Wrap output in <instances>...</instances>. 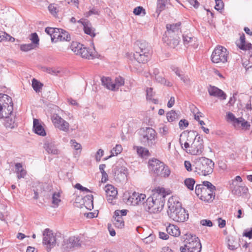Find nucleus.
Returning a JSON list of instances; mask_svg holds the SVG:
<instances>
[{
	"mask_svg": "<svg viewBox=\"0 0 252 252\" xmlns=\"http://www.w3.org/2000/svg\"><path fill=\"white\" fill-rule=\"evenodd\" d=\"M168 215L173 220L177 222H184L188 219L189 214L182 207L181 203L175 201L173 198H171L168 200Z\"/></svg>",
	"mask_w": 252,
	"mask_h": 252,
	"instance_id": "f257e3e1",
	"label": "nucleus"
},
{
	"mask_svg": "<svg viewBox=\"0 0 252 252\" xmlns=\"http://www.w3.org/2000/svg\"><path fill=\"white\" fill-rule=\"evenodd\" d=\"M180 26V22L166 25L167 31L163 35V40L172 48L176 47L179 43V35L181 34Z\"/></svg>",
	"mask_w": 252,
	"mask_h": 252,
	"instance_id": "f03ea898",
	"label": "nucleus"
},
{
	"mask_svg": "<svg viewBox=\"0 0 252 252\" xmlns=\"http://www.w3.org/2000/svg\"><path fill=\"white\" fill-rule=\"evenodd\" d=\"M194 172L202 176H207L212 173L214 162L205 157L197 158L194 160Z\"/></svg>",
	"mask_w": 252,
	"mask_h": 252,
	"instance_id": "7ed1b4c3",
	"label": "nucleus"
},
{
	"mask_svg": "<svg viewBox=\"0 0 252 252\" xmlns=\"http://www.w3.org/2000/svg\"><path fill=\"white\" fill-rule=\"evenodd\" d=\"M140 142L146 147H153L157 144V133L156 130L150 127H146L140 129Z\"/></svg>",
	"mask_w": 252,
	"mask_h": 252,
	"instance_id": "20e7f679",
	"label": "nucleus"
},
{
	"mask_svg": "<svg viewBox=\"0 0 252 252\" xmlns=\"http://www.w3.org/2000/svg\"><path fill=\"white\" fill-rule=\"evenodd\" d=\"M148 164L150 171L157 176L167 178L170 174L169 167L158 159L154 158L150 159Z\"/></svg>",
	"mask_w": 252,
	"mask_h": 252,
	"instance_id": "39448f33",
	"label": "nucleus"
},
{
	"mask_svg": "<svg viewBox=\"0 0 252 252\" xmlns=\"http://www.w3.org/2000/svg\"><path fill=\"white\" fill-rule=\"evenodd\" d=\"M154 202L153 208L151 210V214L160 212L162 209L165 203V197L166 195L165 190L163 188L158 187L153 190Z\"/></svg>",
	"mask_w": 252,
	"mask_h": 252,
	"instance_id": "423d86ee",
	"label": "nucleus"
},
{
	"mask_svg": "<svg viewBox=\"0 0 252 252\" xmlns=\"http://www.w3.org/2000/svg\"><path fill=\"white\" fill-rule=\"evenodd\" d=\"M70 48L75 54L80 55L83 58L90 60L93 59L95 57V52L86 48L80 43L72 42Z\"/></svg>",
	"mask_w": 252,
	"mask_h": 252,
	"instance_id": "0eeeda50",
	"label": "nucleus"
},
{
	"mask_svg": "<svg viewBox=\"0 0 252 252\" xmlns=\"http://www.w3.org/2000/svg\"><path fill=\"white\" fill-rule=\"evenodd\" d=\"M195 131H184L180 136L179 143L182 149L186 151L199 136Z\"/></svg>",
	"mask_w": 252,
	"mask_h": 252,
	"instance_id": "6e6552de",
	"label": "nucleus"
},
{
	"mask_svg": "<svg viewBox=\"0 0 252 252\" xmlns=\"http://www.w3.org/2000/svg\"><path fill=\"white\" fill-rule=\"evenodd\" d=\"M228 52L227 49L220 45H218L214 50L211 55V61L214 63H225L227 61Z\"/></svg>",
	"mask_w": 252,
	"mask_h": 252,
	"instance_id": "1a4fd4ad",
	"label": "nucleus"
},
{
	"mask_svg": "<svg viewBox=\"0 0 252 252\" xmlns=\"http://www.w3.org/2000/svg\"><path fill=\"white\" fill-rule=\"evenodd\" d=\"M196 195L202 200L210 202L215 198V192L208 190L203 185H197L195 189Z\"/></svg>",
	"mask_w": 252,
	"mask_h": 252,
	"instance_id": "9d476101",
	"label": "nucleus"
},
{
	"mask_svg": "<svg viewBox=\"0 0 252 252\" xmlns=\"http://www.w3.org/2000/svg\"><path fill=\"white\" fill-rule=\"evenodd\" d=\"M204 149L203 140L200 136H198L195 141L189 146L186 152L192 155H200Z\"/></svg>",
	"mask_w": 252,
	"mask_h": 252,
	"instance_id": "9b49d317",
	"label": "nucleus"
},
{
	"mask_svg": "<svg viewBox=\"0 0 252 252\" xmlns=\"http://www.w3.org/2000/svg\"><path fill=\"white\" fill-rule=\"evenodd\" d=\"M184 242L186 243V247H188L189 252H201L202 247L198 237L192 236L189 238L186 237Z\"/></svg>",
	"mask_w": 252,
	"mask_h": 252,
	"instance_id": "f8f14e48",
	"label": "nucleus"
},
{
	"mask_svg": "<svg viewBox=\"0 0 252 252\" xmlns=\"http://www.w3.org/2000/svg\"><path fill=\"white\" fill-rule=\"evenodd\" d=\"M3 97H5L7 100V103L5 105H1L0 104V119H3L12 114L13 111V104L10 97L5 94H1Z\"/></svg>",
	"mask_w": 252,
	"mask_h": 252,
	"instance_id": "ddd939ff",
	"label": "nucleus"
},
{
	"mask_svg": "<svg viewBox=\"0 0 252 252\" xmlns=\"http://www.w3.org/2000/svg\"><path fill=\"white\" fill-rule=\"evenodd\" d=\"M43 244L47 246V249L50 250L54 247L56 243V237L52 230L45 229L43 232Z\"/></svg>",
	"mask_w": 252,
	"mask_h": 252,
	"instance_id": "4468645a",
	"label": "nucleus"
},
{
	"mask_svg": "<svg viewBox=\"0 0 252 252\" xmlns=\"http://www.w3.org/2000/svg\"><path fill=\"white\" fill-rule=\"evenodd\" d=\"M51 119L56 127L64 132H67L69 130V123L62 119L59 115L58 114H54L52 116Z\"/></svg>",
	"mask_w": 252,
	"mask_h": 252,
	"instance_id": "2eb2a0df",
	"label": "nucleus"
},
{
	"mask_svg": "<svg viewBox=\"0 0 252 252\" xmlns=\"http://www.w3.org/2000/svg\"><path fill=\"white\" fill-rule=\"evenodd\" d=\"M208 91L211 96L217 97L220 100L226 99L227 95L222 90L216 86L210 85L208 88Z\"/></svg>",
	"mask_w": 252,
	"mask_h": 252,
	"instance_id": "dca6fc26",
	"label": "nucleus"
},
{
	"mask_svg": "<svg viewBox=\"0 0 252 252\" xmlns=\"http://www.w3.org/2000/svg\"><path fill=\"white\" fill-rule=\"evenodd\" d=\"M230 189L232 194L241 196L243 194L246 193L248 191V188L245 186H240L235 181H231L230 183Z\"/></svg>",
	"mask_w": 252,
	"mask_h": 252,
	"instance_id": "f3484780",
	"label": "nucleus"
},
{
	"mask_svg": "<svg viewBox=\"0 0 252 252\" xmlns=\"http://www.w3.org/2000/svg\"><path fill=\"white\" fill-rule=\"evenodd\" d=\"M134 53L151 52V48L148 43L144 40H137L134 46Z\"/></svg>",
	"mask_w": 252,
	"mask_h": 252,
	"instance_id": "a211bd4d",
	"label": "nucleus"
},
{
	"mask_svg": "<svg viewBox=\"0 0 252 252\" xmlns=\"http://www.w3.org/2000/svg\"><path fill=\"white\" fill-rule=\"evenodd\" d=\"M145 198V194L134 192L131 195H129L128 201L131 202L132 205H136L141 203L143 204Z\"/></svg>",
	"mask_w": 252,
	"mask_h": 252,
	"instance_id": "6ab92c4d",
	"label": "nucleus"
},
{
	"mask_svg": "<svg viewBox=\"0 0 252 252\" xmlns=\"http://www.w3.org/2000/svg\"><path fill=\"white\" fill-rule=\"evenodd\" d=\"M184 45L186 47L192 46L195 48L198 44H196V39L191 33L183 34L182 35Z\"/></svg>",
	"mask_w": 252,
	"mask_h": 252,
	"instance_id": "aec40b11",
	"label": "nucleus"
},
{
	"mask_svg": "<svg viewBox=\"0 0 252 252\" xmlns=\"http://www.w3.org/2000/svg\"><path fill=\"white\" fill-rule=\"evenodd\" d=\"M134 53L133 57L137 63H145L149 60L151 57V52Z\"/></svg>",
	"mask_w": 252,
	"mask_h": 252,
	"instance_id": "412c9836",
	"label": "nucleus"
},
{
	"mask_svg": "<svg viewBox=\"0 0 252 252\" xmlns=\"http://www.w3.org/2000/svg\"><path fill=\"white\" fill-rule=\"evenodd\" d=\"M44 148L49 154L58 155L59 151L57 149L55 142L51 140H46L44 144Z\"/></svg>",
	"mask_w": 252,
	"mask_h": 252,
	"instance_id": "4be33fe9",
	"label": "nucleus"
},
{
	"mask_svg": "<svg viewBox=\"0 0 252 252\" xmlns=\"http://www.w3.org/2000/svg\"><path fill=\"white\" fill-rule=\"evenodd\" d=\"M106 194L108 201H112L115 198L117 195L118 191L117 189L111 185H107L105 187Z\"/></svg>",
	"mask_w": 252,
	"mask_h": 252,
	"instance_id": "5701e85b",
	"label": "nucleus"
},
{
	"mask_svg": "<svg viewBox=\"0 0 252 252\" xmlns=\"http://www.w3.org/2000/svg\"><path fill=\"white\" fill-rule=\"evenodd\" d=\"M237 46L242 50H247L252 49V44L250 43H246L245 40V36L242 33L240 37V39L236 42Z\"/></svg>",
	"mask_w": 252,
	"mask_h": 252,
	"instance_id": "b1692460",
	"label": "nucleus"
},
{
	"mask_svg": "<svg viewBox=\"0 0 252 252\" xmlns=\"http://www.w3.org/2000/svg\"><path fill=\"white\" fill-rule=\"evenodd\" d=\"M33 129L34 132L41 136H45L46 132L38 119H34Z\"/></svg>",
	"mask_w": 252,
	"mask_h": 252,
	"instance_id": "393cba45",
	"label": "nucleus"
},
{
	"mask_svg": "<svg viewBox=\"0 0 252 252\" xmlns=\"http://www.w3.org/2000/svg\"><path fill=\"white\" fill-rule=\"evenodd\" d=\"M82 23L85 33L91 37H94L95 36V29L92 27L91 23L89 21L83 22Z\"/></svg>",
	"mask_w": 252,
	"mask_h": 252,
	"instance_id": "a878e982",
	"label": "nucleus"
},
{
	"mask_svg": "<svg viewBox=\"0 0 252 252\" xmlns=\"http://www.w3.org/2000/svg\"><path fill=\"white\" fill-rule=\"evenodd\" d=\"M80 240L78 237L75 236H71L67 240V248H72L74 247H78L80 246Z\"/></svg>",
	"mask_w": 252,
	"mask_h": 252,
	"instance_id": "bb28decb",
	"label": "nucleus"
},
{
	"mask_svg": "<svg viewBox=\"0 0 252 252\" xmlns=\"http://www.w3.org/2000/svg\"><path fill=\"white\" fill-rule=\"evenodd\" d=\"M166 231L168 234L174 237L179 236L181 233L180 229L177 226L171 224L166 227Z\"/></svg>",
	"mask_w": 252,
	"mask_h": 252,
	"instance_id": "cd10ccee",
	"label": "nucleus"
},
{
	"mask_svg": "<svg viewBox=\"0 0 252 252\" xmlns=\"http://www.w3.org/2000/svg\"><path fill=\"white\" fill-rule=\"evenodd\" d=\"M4 119H5L4 126L6 128L12 129L17 126V124L15 120V116L13 114H11Z\"/></svg>",
	"mask_w": 252,
	"mask_h": 252,
	"instance_id": "c85d7f7f",
	"label": "nucleus"
},
{
	"mask_svg": "<svg viewBox=\"0 0 252 252\" xmlns=\"http://www.w3.org/2000/svg\"><path fill=\"white\" fill-rule=\"evenodd\" d=\"M93 195H87L83 198L84 205L88 210H91L94 208Z\"/></svg>",
	"mask_w": 252,
	"mask_h": 252,
	"instance_id": "c756f323",
	"label": "nucleus"
},
{
	"mask_svg": "<svg viewBox=\"0 0 252 252\" xmlns=\"http://www.w3.org/2000/svg\"><path fill=\"white\" fill-rule=\"evenodd\" d=\"M170 0H158L156 12L158 16L160 12L165 9L166 5L169 2Z\"/></svg>",
	"mask_w": 252,
	"mask_h": 252,
	"instance_id": "7c9ffc66",
	"label": "nucleus"
},
{
	"mask_svg": "<svg viewBox=\"0 0 252 252\" xmlns=\"http://www.w3.org/2000/svg\"><path fill=\"white\" fill-rule=\"evenodd\" d=\"M15 169L17 174V177L18 179H20L25 177L27 174V172L23 169L22 163H16L15 164Z\"/></svg>",
	"mask_w": 252,
	"mask_h": 252,
	"instance_id": "2f4dec72",
	"label": "nucleus"
},
{
	"mask_svg": "<svg viewBox=\"0 0 252 252\" xmlns=\"http://www.w3.org/2000/svg\"><path fill=\"white\" fill-rule=\"evenodd\" d=\"M154 198L153 197V193L152 195L149 197L145 202H143V206L145 210L151 213V210L153 208Z\"/></svg>",
	"mask_w": 252,
	"mask_h": 252,
	"instance_id": "473e14b6",
	"label": "nucleus"
},
{
	"mask_svg": "<svg viewBox=\"0 0 252 252\" xmlns=\"http://www.w3.org/2000/svg\"><path fill=\"white\" fill-rule=\"evenodd\" d=\"M179 112L178 113L175 110H171L166 113V118L169 122H172L177 121L180 118Z\"/></svg>",
	"mask_w": 252,
	"mask_h": 252,
	"instance_id": "72a5a7b5",
	"label": "nucleus"
},
{
	"mask_svg": "<svg viewBox=\"0 0 252 252\" xmlns=\"http://www.w3.org/2000/svg\"><path fill=\"white\" fill-rule=\"evenodd\" d=\"M102 84L108 89L111 90H114V85L112 82V80L109 77H102L101 78Z\"/></svg>",
	"mask_w": 252,
	"mask_h": 252,
	"instance_id": "f704fd0d",
	"label": "nucleus"
},
{
	"mask_svg": "<svg viewBox=\"0 0 252 252\" xmlns=\"http://www.w3.org/2000/svg\"><path fill=\"white\" fill-rule=\"evenodd\" d=\"M113 222L114 226L119 229L123 228L125 226V222L123 218L115 216V215L113 217Z\"/></svg>",
	"mask_w": 252,
	"mask_h": 252,
	"instance_id": "c9c22d12",
	"label": "nucleus"
},
{
	"mask_svg": "<svg viewBox=\"0 0 252 252\" xmlns=\"http://www.w3.org/2000/svg\"><path fill=\"white\" fill-rule=\"evenodd\" d=\"M122 150L123 148L121 145H116V146L111 151V155L107 158H105V159H107L113 156H117L119 154H120L122 152Z\"/></svg>",
	"mask_w": 252,
	"mask_h": 252,
	"instance_id": "e433bc0d",
	"label": "nucleus"
},
{
	"mask_svg": "<svg viewBox=\"0 0 252 252\" xmlns=\"http://www.w3.org/2000/svg\"><path fill=\"white\" fill-rule=\"evenodd\" d=\"M8 41L11 42H14L15 38L5 32L0 31V41Z\"/></svg>",
	"mask_w": 252,
	"mask_h": 252,
	"instance_id": "4c0bfd02",
	"label": "nucleus"
},
{
	"mask_svg": "<svg viewBox=\"0 0 252 252\" xmlns=\"http://www.w3.org/2000/svg\"><path fill=\"white\" fill-rule=\"evenodd\" d=\"M146 94L147 99L152 101L155 104H157L158 103V99L153 98V96L155 94V93H154L153 91V88H147L146 90Z\"/></svg>",
	"mask_w": 252,
	"mask_h": 252,
	"instance_id": "58836bf2",
	"label": "nucleus"
},
{
	"mask_svg": "<svg viewBox=\"0 0 252 252\" xmlns=\"http://www.w3.org/2000/svg\"><path fill=\"white\" fill-rule=\"evenodd\" d=\"M42 86L43 84L36 79L33 78L32 80V87L36 93L40 92Z\"/></svg>",
	"mask_w": 252,
	"mask_h": 252,
	"instance_id": "ea45409f",
	"label": "nucleus"
},
{
	"mask_svg": "<svg viewBox=\"0 0 252 252\" xmlns=\"http://www.w3.org/2000/svg\"><path fill=\"white\" fill-rule=\"evenodd\" d=\"M235 124L241 125V126L246 129H249L250 127V124L242 117L239 118L237 119Z\"/></svg>",
	"mask_w": 252,
	"mask_h": 252,
	"instance_id": "a19ab883",
	"label": "nucleus"
},
{
	"mask_svg": "<svg viewBox=\"0 0 252 252\" xmlns=\"http://www.w3.org/2000/svg\"><path fill=\"white\" fill-rule=\"evenodd\" d=\"M60 193L59 192H54L52 195V203L54 205V207H58L59 203L61 202L60 199Z\"/></svg>",
	"mask_w": 252,
	"mask_h": 252,
	"instance_id": "79ce46f5",
	"label": "nucleus"
},
{
	"mask_svg": "<svg viewBox=\"0 0 252 252\" xmlns=\"http://www.w3.org/2000/svg\"><path fill=\"white\" fill-rule=\"evenodd\" d=\"M137 154L141 157L148 156L150 155L149 150L144 147H137Z\"/></svg>",
	"mask_w": 252,
	"mask_h": 252,
	"instance_id": "37998d69",
	"label": "nucleus"
},
{
	"mask_svg": "<svg viewBox=\"0 0 252 252\" xmlns=\"http://www.w3.org/2000/svg\"><path fill=\"white\" fill-rule=\"evenodd\" d=\"M125 79L124 78L118 76L115 78L114 85V90L118 89L119 87L124 85Z\"/></svg>",
	"mask_w": 252,
	"mask_h": 252,
	"instance_id": "c03bdc74",
	"label": "nucleus"
},
{
	"mask_svg": "<svg viewBox=\"0 0 252 252\" xmlns=\"http://www.w3.org/2000/svg\"><path fill=\"white\" fill-rule=\"evenodd\" d=\"M184 183L185 186L189 189L190 190L193 189L194 185L195 183L194 179L193 178H187L185 180Z\"/></svg>",
	"mask_w": 252,
	"mask_h": 252,
	"instance_id": "a18cd8bd",
	"label": "nucleus"
},
{
	"mask_svg": "<svg viewBox=\"0 0 252 252\" xmlns=\"http://www.w3.org/2000/svg\"><path fill=\"white\" fill-rule=\"evenodd\" d=\"M62 31V29L56 28V31H54V33L51 37L52 42H57L58 40H60V37L61 36V31Z\"/></svg>",
	"mask_w": 252,
	"mask_h": 252,
	"instance_id": "49530a36",
	"label": "nucleus"
},
{
	"mask_svg": "<svg viewBox=\"0 0 252 252\" xmlns=\"http://www.w3.org/2000/svg\"><path fill=\"white\" fill-rule=\"evenodd\" d=\"M61 37H60V41H69L71 39L70 35L69 33L65 30L62 29L61 31Z\"/></svg>",
	"mask_w": 252,
	"mask_h": 252,
	"instance_id": "de8ad7c7",
	"label": "nucleus"
},
{
	"mask_svg": "<svg viewBox=\"0 0 252 252\" xmlns=\"http://www.w3.org/2000/svg\"><path fill=\"white\" fill-rule=\"evenodd\" d=\"M169 128L166 125H163L162 126L159 128V133L161 136L166 137L169 134Z\"/></svg>",
	"mask_w": 252,
	"mask_h": 252,
	"instance_id": "09e8293b",
	"label": "nucleus"
},
{
	"mask_svg": "<svg viewBox=\"0 0 252 252\" xmlns=\"http://www.w3.org/2000/svg\"><path fill=\"white\" fill-rule=\"evenodd\" d=\"M155 78L157 81L158 82L162 84L166 85L167 86H170V83L169 82H167L165 78L163 77L161 75L156 74Z\"/></svg>",
	"mask_w": 252,
	"mask_h": 252,
	"instance_id": "8fccbe9b",
	"label": "nucleus"
},
{
	"mask_svg": "<svg viewBox=\"0 0 252 252\" xmlns=\"http://www.w3.org/2000/svg\"><path fill=\"white\" fill-rule=\"evenodd\" d=\"M203 186L207 188L208 190H211V191L215 192L216 189V187L214 186L211 182L209 181H204L202 182ZM201 185V184H199Z\"/></svg>",
	"mask_w": 252,
	"mask_h": 252,
	"instance_id": "3c124183",
	"label": "nucleus"
},
{
	"mask_svg": "<svg viewBox=\"0 0 252 252\" xmlns=\"http://www.w3.org/2000/svg\"><path fill=\"white\" fill-rule=\"evenodd\" d=\"M34 48V45L32 43L22 44L20 46V49L24 52L29 51Z\"/></svg>",
	"mask_w": 252,
	"mask_h": 252,
	"instance_id": "603ef678",
	"label": "nucleus"
},
{
	"mask_svg": "<svg viewBox=\"0 0 252 252\" xmlns=\"http://www.w3.org/2000/svg\"><path fill=\"white\" fill-rule=\"evenodd\" d=\"M228 248L231 250H236L238 246V244L237 242L234 241L233 239H229L228 240Z\"/></svg>",
	"mask_w": 252,
	"mask_h": 252,
	"instance_id": "864d4df0",
	"label": "nucleus"
},
{
	"mask_svg": "<svg viewBox=\"0 0 252 252\" xmlns=\"http://www.w3.org/2000/svg\"><path fill=\"white\" fill-rule=\"evenodd\" d=\"M70 143L71 144V147L76 150L82 149V146L81 144L79 143H77L75 140L71 139L70 141Z\"/></svg>",
	"mask_w": 252,
	"mask_h": 252,
	"instance_id": "5fc2aeb1",
	"label": "nucleus"
},
{
	"mask_svg": "<svg viewBox=\"0 0 252 252\" xmlns=\"http://www.w3.org/2000/svg\"><path fill=\"white\" fill-rule=\"evenodd\" d=\"M127 211H128L127 210H125V209L122 210H116L114 212L115 216H116V217L118 216L120 218H123V216H125L126 215Z\"/></svg>",
	"mask_w": 252,
	"mask_h": 252,
	"instance_id": "6e6d98bb",
	"label": "nucleus"
},
{
	"mask_svg": "<svg viewBox=\"0 0 252 252\" xmlns=\"http://www.w3.org/2000/svg\"><path fill=\"white\" fill-rule=\"evenodd\" d=\"M155 239V236L154 234H150L148 236L145 237L143 239L144 242L146 244L152 243Z\"/></svg>",
	"mask_w": 252,
	"mask_h": 252,
	"instance_id": "4d7b16f0",
	"label": "nucleus"
},
{
	"mask_svg": "<svg viewBox=\"0 0 252 252\" xmlns=\"http://www.w3.org/2000/svg\"><path fill=\"white\" fill-rule=\"evenodd\" d=\"M216 5L215 8L218 11L221 10L223 9L224 4L222 0H215Z\"/></svg>",
	"mask_w": 252,
	"mask_h": 252,
	"instance_id": "13d9d810",
	"label": "nucleus"
},
{
	"mask_svg": "<svg viewBox=\"0 0 252 252\" xmlns=\"http://www.w3.org/2000/svg\"><path fill=\"white\" fill-rule=\"evenodd\" d=\"M103 155L104 151L101 149H99L95 155V159L96 161L97 162L100 161L101 158L103 156Z\"/></svg>",
	"mask_w": 252,
	"mask_h": 252,
	"instance_id": "bf43d9fd",
	"label": "nucleus"
},
{
	"mask_svg": "<svg viewBox=\"0 0 252 252\" xmlns=\"http://www.w3.org/2000/svg\"><path fill=\"white\" fill-rule=\"evenodd\" d=\"M100 11L95 8L93 7L92 9H90L88 12L86 13V16L89 17L91 16V15L94 14V15H99Z\"/></svg>",
	"mask_w": 252,
	"mask_h": 252,
	"instance_id": "052dcab7",
	"label": "nucleus"
},
{
	"mask_svg": "<svg viewBox=\"0 0 252 252\" xmlns=\"http://www.w3.org/2000/svg\"><path fill=\"white\" fill-rule=\"evenodd\" d=\"M143 12L144 15L145 14V10L142 6H137L133 10V13L136 15H139Z\"/></svg>",
	"mask_w": 252,
	"mask_h": 252,
	"instance_id": "680f3d73",
	"label": "nucleus"
},
{
	"mask_svg": "<svg viewBox=\"0 0 252 252\" xmlns=\"http://www.w3.org/2000/svg\"><path fill=\"white\" fill-rule=\"evenodd\" d=\"M31 40L32 41V43L33 44H39V38L36 32L32 33L31 34Z\"/></svg>",
	"mask_w": 252,
	"mask_h": 252,
	"instance_id": "e2e57ef3",
	"label": "nucleus"
},
{
	"mask_svg": "<svg viewBox=\"0 0 252 252\" xmlns=\"http://www.w3.org/2000/svg\"><path fill=\"white\" fill-rule=\"evenodd\" d=\"M179 127L181 129H184L189 126V122L187 120L183 119L181 120L179 123Z\"/></svg>",
	"mask_w": 252,
	"mask_h": 252,
	"instance_id": "0e129e2a",
	"label": "nucleus"
},
{
	"mask_svg": "<svg viewBox=\"0 0 252 252\" xmlns=\"http://www.w3.org/2000/svg\"><path fill=\"white\" fill-rule=\"evenodd\" d=\"M48 9L50 13L53 15H55L57 13L58 10L57 9L56 7L54 5V4H51L48 6Z\"/></svg>",
	"mask_w": 252,
	"mask_h": 252,
	"instance_id": "69168bd1",
	"label": "nucleus"
},
{
	"mask_svg": "<svg viewBox=\"0 0 252 252\" xmlns=\"http://www.w3.org/2000/svg\"><path fill=\"white\" fill-rule=\"evenodd\" d=\"M200 223L203 226L211 227L213 226L212 222L209 220H202L200 221Z\"/></svg>",
	"mask_w": 252,
	"mask_h": 252,
	"instance_id": "338daca9",
	"label": "nucleus"
},
{
	"mask_svg": "<svg viewBox=\"0 0 252 252\" xmlns=\"http://www.w3.org/2000/svg\"><path fill=\"white\" fill-rule=\"evenodd\" d=\"M227 119L228 120H229L233 122L234 124H236V122L237 121V119H238V118H236L235 116L233 115V114L231 113V112H228L227 113Z\"/></svg>",
	"mask_w": 252,
	"mask_h": 252,
	"instance_id": "774afa93",
	"label": "nucleus"
}]
</instances>
